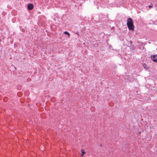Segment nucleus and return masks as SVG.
Listing matches in <instances>:
<instances>
[{
	"instance_id": "nucleus-1",
	"label": "nucleus",
	"mask_w": 157,
	"mask_h": 157,
	"mask_svg": "<svg viewBox=\"0 0 157 157\" xmlns=\"http://www.w3.org/2000/svg\"><path fill=\"white\" fill-rule=\"evenodd\" d=\"M133 21L131 18H128L127 20V25L129 30L133 31L134 30V26Z\"/></svg>"
},
{
	"instance_id": "nucleus-2",
	"label": "nucleus",
	"mask_w": 157,
	"mask_h": 157,
	"mask_svg": "<svg viewBox=\"0 0 157 157\" xmlns=\"http://www.w3.org/2000/svg\"><path fill=\"white\" fill-rule=\"evenodd\" d=\"M151 58L154 62H157V55H153L151 56Z\"/></svg>"
},
{
	"instance_id": "nucleus-3",
	"label": "nucleus",
	"mask_w": 157,
	"mask_h": 157,
	"mask_svg": "<svg viewBox=\"0 0 157 157\" xmlns=\"http://www.w3.org/2000/svg\"><path fill=\"white\" fill-rule=\"evenodd\" d=\"M34 6L32 4H29L28 5L27 8L28 9L30 10H32Z\"/></svg>"
},
{
	"instance_id": "nucleus-4",
	"label": "nucleus",
	"mask_w": 157,
	"mask_h": 157,
	"mask_svg": "<svg viewBox=\"0 0 157 157\" xmlns=\"http://www.w3.org/2000/svg\"><path fill=\"white\" fill-rule=\"evenodd\" d=\"M81 156H83L85 154V152L82 149L81 150Z\"/></svg>"
},
{
	"instance_id": "nucleus-5",
	"label": "nucleus",
	"mask_w": 157,
	"mask_h": 157,
	"mask_svg": "<svg viewBox=\"0 0 157 157\" xmlns=\"http://www.w3.org/2000/svg\"><path fill=\"white\" fill-rule=\"evenodd\" d=\"M64 33L65 34H67L68 35V37H70L69 34V33L67 32V31H65Z\"/></svg>"
},
{
	"instance_id": "nucleus-6",
	"label": "nucleus",
	"mask_w": 157,
	"mask_h": 157,
	"mask_svg": "<svg viewBox=\"0 0 157 157\" xmlns=\"http://www.w3.org/2000/svg\"><path fill=\"white\" fill-rule=\"evenodd\" d=\"M152 6H153L151 5H150L149 6V7L150 8H151V7H152Z\"/></svg>"
},
{
	"instance_id": "nucleus-7",
	"label": "nucleus",
	"mask_w": 157,
	"mask_h": 157,
	"mask_svg": "<svg viewBox=\"0 0 157 157\" xmlns=\"http://www.w3.org/2000/svg\"><path fill=\"white\" fill-rule=\"evenodd\" d=\"M144 65H145V64H144V65H143V66H144Z\"/></svg>"
}]
</instances>
